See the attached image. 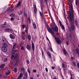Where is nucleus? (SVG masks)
Here are the masks:
<instances>
[{
    "mask_svg": "<svg viewBox=\"0 0 79 79\" xmlns=\"http://www.w3.org/2000/svg\"><path fill=\"white\" fill-rule=\"evenodd\" d=\"M69 13L68 15V19L69 21H73V6L71 4V0H69Z\"/></svg>",
    "mask_w": 79,
    "mask_h": 79,
    "instance_id": "obj_1",
    "label": "nucleus"
},
{
    "mask_svg": "<svg viewBox=\"0 0 79 79\" xmlns=\"http://www.w3.org/2000/svg\"><path fill=\"white\" fill-rule=\"evenodd\" d=\"M53 27H52V29L54 31H56V32H58V29L57 27V26H56L55 23H53Z\"/></svg>",
    "mask_w": 79,
    "mask_h": 79,
    "instance_id": "obj_2",
    "label": "nucleus"
},
{
    "mask_svg": "<svg viewBox=\"0 0 79 79\" xmlns=\"http://www.w3.org/2000/svg\"><path fill=\"white\" fill-rule=\"evenodd\" d=\"M55 39L56 43H57L58 44H60L61 43V41L60 40V39L59 38L55 36Z\"/></svg>",
    "mask_w": 79,
    "mask_h": 79,
    "instance_id": "obj_3",
    "label": "nucleus"
},
{
    "mask_svg": "<svg viewBox=\"0 0 79 79\" xmlns=\"http://www.w3.org/2000/svg\"><path fill=\"white\" fill-rule=\"evenodd\" d=\"M74 29H75V27L74 25H71V27L69 28V31L70 32H72Z\"/></svg>",
    "mask_w": 79,
    "mask_h": 79,
    "instance_id": "obj_4",
    "label": "nucleus"
},
{
    "mask_svg": "<svg viewBox=\"0 0 79 79\" xmlns=\"http://www.w3.org/2000/svg\"><path fill=\"white\" fill-rule=\"evenodd\" d=\"M47 29L48 31L50 32V33H51L52 35H54V33L53 32V31H52L51 28H50L49 27H47Z\"/></svg>",
    "mask_w": 79,
    "mask_h": 79,
    "instance_id": "obj_5",
    "label": "nucleus"
},
{
    "mask_svg": "<svg viewBox=\"0 0 79 79\" xmlns=\"http://www.w3.org/2000/svg\"><path fill=\"white\" fill-rule=\"evenodd\" d=\"M2 51L3 52H7V48L6 47H2L1 48Z\"/></svg>",
    "mask_w": 79,
    "mask_h": 79,
    "instance_id": "obj_6",
    "label": "nucleus"
},
{
    "mask_svg": "<svg viewBox=\"0 0 79 79\" xmlns=\"http://www.w3.org/2000/svg\"><path fill=\"white\" fill-rule=\"evenodd\" d=\"M12 7L11 6L8 7L7 9V11H8L9 13L12 11Z\"/></svg>",
    "mask_w": 79,
    "mask_h": 79,
    "instance_id": "obj_7",
    "label": "nucleus"
},
{
    "mask_svg": "<svg viewBox=\"0 0 79 79\" xmlns=\"http://www.w3.org/2000/svg\"><path fill=\"white\" fill-rule=\"evenodd\" d=\"M15 60H17V59H18L19 58V53L16 54L15 56Z\"/></svg>",
    "mask_w": 79,
    "mask_h": 79,
    "instance_id": "obj_8",
    "label": "nucleus"
},
{
    "mask_svg": "<svg viewBox=\"0 0 79 79\" xmlns=\"http://www.w3.org/2000/svg\"><path fill=\"white\" fill-rule=\"evenodd\" d=\"M40 2L41 3L40 4V6H41V8L42 10V12H43V10H42V3H43V1L42 0H40Z\"/></svg>",
    "mask_w": 79,
    "mask_h": 79,
    "instance_id": "obj_9",
    "label": "nucleus"
},
{
    "mask_svg": "<svg viewBox=\"0 0 79 79\" xmlns=\"http://www.w3.org/2000/svg\"><path fill=\"white\" fill-rule=\"evenodd\" d=\"M33 9L34 12L37 13V8H36V6L35 5L33 6Z\"/></svg>",
    "mask_w": 79,
    "mask_h": 79,
    "instance_id": "obj_10",
    "label": "nucleus"
},
{
    "mask_svg": "<svg viewBox=\"0 0 79 79\" xmlns=\"http://www.w3.org/2000/svg\"><path fill=\"white\" fill-rule=\"evenodd\" d=\"M63 50L64 54L65 55H68V52H67L66 51V49H63Z\"/></svg>",
    "mask_w": 79,
    "mask_h": 79,
    "instance_id": "obj_11",
    "label": "nucleus"
},
{
    "mask_svg": "<svg viewBox=\"0 0 79 79\" xmlns=\"http://www.w3.org/2000/svg\"><path fill=\"white\" fill-rule=\"evenodd\" d=\"M10 38H11V39H15V36L11 34L10 35Z\"/></svg>",
    "mask_w": 79,
    "mask_h": 79,
    "instance_id": "obj_12",
    "label": "nucleus"
},
{
    "mask_svg": "<svg viewBox=\"0 0 79 79\" xmlns=\"http://www.w3.org/2000/svg\"><path fill=\"white\" fill-rule=\"evenodd\" d=\"M26 48L28 50H31V46L28 45H27Z\"/></svg>",
    "mask_w": 79,
    "mask_h": 79,
    "instance_id": "obj_13",
    "label": "nucleus"
},
{
    "mask_svg": "<svg viewBox=\"0 0 79 79\" xmlns=\"http://www.w3.org/2000/svg\"><path fill=\"white\" fill-rule=\"evenodd\" d=\"M47 54L48 55L49 58H52V56L51 55V54H50V52H47Z\"/></svg>",
    "mask_w": 79,
    "mask_h": 79,
    "instance_id": "obj_14",
    "label": "nucleus"
},
{
    "mask_svg": "<svg viewBox=\"0 0 79 79\" xmlns=\"http://www.w3.org/2000/svg\"><path fill=\"white\" fill-rule=\"evenodd\" d=\"M3 47H7L8 45L6 43H3L2 44Z\"/></svg>",
    "mask_w": 79,
    "mask_h": 79,
    "instance_id": "obj_15",
    "label": "nucleus"
},
{
    "mask_svg": "<svg viewBox=\"0 0 79 79\" xmlns=\"http://www.w3.org/2000/svg\"><path fill=\"white\" fill-rule=\"evenodd\" d=\"M5 32H10V30L9 28L6 29L5 30Z\"/></svg>",
    "mask_w": 79,
    "mask_h": 79,
    "instance_id": "obj_16",
    "label": "nucleus"
},
{
    "mask_svg": "<svg viewBox=\"0 0 79 79\" xmlns=\"http://www.w3.org/2000/svg\"><path fill=\"white\" fill-rule=\"evenodd\" d=\"M17 52V50H13L12 51V53L13 54H14V53H16Z\"/></svg>",
    "mask_w": 79,
    "mask_h": 79,
    "instance_id": "obj_17",
    "label": "nucleus"
},
{
    "mask_svg": "<svg viewBox=\"0 0 79 79\" xmlns=\"http://www.w3.org/2000/svg\"><path fill=\"white\" fill-rule=\"evenodd\" d=\"M32 47L33 51H34L35 47H34V43H32Z\"/></svg>",
    "mask_w": 79,
    "mask_h": 79,
    "instance_id": "obj_18",
    "label": "nucleus"
},
{
    "mask_svg": "<svg viewBox=\"0 0 79 79\" xmlns=\"http://www.w3.org/2000/svg\"><path fill=\"white\" fill-rule=\"evenodd\" d=\"M68 39H69V40H71V34L70 33L69 34V37H68Z\"/></svg>",
    "mask_w": 79,
    "mask_h": 79,
    "instance_id": "obj_19",
    "label": "nucleus"
},
{
    "mask_svg": "<svg viewBox=\"0 0 79 79\" xmlns=\"http://www.w3.org/2000/svg\"><path fill=\"white\" fill-rule=\"evenodd\" d=\"M5 66V65L4 64H3L0 66V68H4Z\"/></svg>",
    "mask_w": 79,
    "mask_h": 79,
    "instance_id": "obj_20",
    "label": "nucleus"
},
{
    "mask_svg": "<svg viewBox=\"0 0 79 79\" xmlns=\"http://www.w3.org/2000/svg\"><path fill=\"white\" fill-rule=\"evenodd\" d=\"M16 43H15L14 44L13 46V49H15V48H16Z\"/></svg>",
    "mask_w": 79,
    "mask_h": 79,
    "instance_id": "obj_21",
    "label": "nucleus"
},
{
    "mask_svg": "<svg viewBox=\"0 0 79 79\" xmlns=\"http://www.w3.org/2000/svg\"><path fill=\"white\" fill-rule=\"evenodd\" d=\"M10 15V16H11L12 17H15V14H11Z\"/></svg>",
    "mask_w": 79,
    "mask_h": 79,
    "instance_id": "obj_22",
    "label": "nucleus"
},
{
    "mask_svg": "<svg viewBox=\"0 0 79 79\" xmlns=\"http://www.w3.org/2000/svg\"><path fill=\"white\" fill-rule=\"evenodd\" d=\"M42 52V57L43 58L44 56V51L42 50L41 51Z\"/></svg>",
    "mask_w": 79,
    "mask_h": 79,
    "instance_id": "obj_23",
    "label": "nucleus"
},
{
    "mask_svg": "<svg viewBox=\"0 0 79 79\" xmlns=\"http://www.w3.org/2000/svg\"><path fill=\"white\" fill-rule=\"evenodd\" d=\"M76 52L77 53H78V54H79V48H76Z\"/></svg>",
    "mask_w": 79,
    "mask_h": 79,
    "instance_id": "obj_24",
    "label": "nucleus"
},
{
    "mask_svg": "<svg viewBox=\"0 0 79 79\" xmlns=\"http://www.w3.org/2000/svg\"><path fill=\"white\" fill-rule=\"evenodd\" d=\"M15 56H14V55H12L11 57V60H14V59H15Z\"/></svg>",
    "mask_w": 79,
    "mask_h": 79,
    "instance_id": "obj_25",
    "label": "nucleus"
},
{
    "mask_svg": "<svg viewBox=\"0 0 79 79\" xmlns=\"http://www.w3.org/2000/svg\"><path fill=\"white\" fill-rule=\"evenodd\" d=\"M22 13H23V12L21 11L18 12V14L20 15H22Z\"/></svg>",
    "mask_w": 79,
    "mask_h": 79,
    "instance_id": "obj_26",
    "label": "nucleus"
},
{
    "mask_svg": "<svg viewBox=\"0 0 79 79\" xmlns=\"http://www.w3.org/2000/svg\"><path fill=\"white\" fill-rule=\"evenodd\" d=\"M62 67L64 68H66V65L63 63V64H62Z\"/></svg>",
    "mask_w": 79,
    "mask_h": 79,
    "instance_id": "obj_27",
    "label": "nucleus"
},
{
    "mask_svg": "<svg viewBox=\"0 0 79 79\" xmlns=\"http://www.w3.org/2000/svg\"><path fill=\"white\" fill-rule=\"evenodd\" d=\"M21 1L19 2L18 3L17 5V6H19V5H21Z\"/></svg>",
    "mask_w": 79,
    "mask_h": 79,
    "instance_id": "obj_28",
    "label": "nucleus"
},
{
    "mask_svg": "<svg viewBox=\"0 0 79 79\" xmlns=\"http://www.w3.org/2000/svg\"><path fill=\"white\" fill-rule=\"evenodd\" d=\"M23 79H27V75H25L23 77Z\"/></svg>",
    "mask_w": 79,
    "mask_h": 79,
    "instance_id": "obj_29",
    "label": "nucleus"
},
{
    "mask_svg": "<svg viewBox=\"0 0 79 79\" xmlns=\"http://www.w3.org/2000/svg\"><path fill=\"white\" fill-rule=\"evenodd\" d=\"M27 71L29 74V76H30V74L31 73V71H30V69H27Z\"/></svg>",
    "mask_w": 79,
    "mask_h": 79,
    "instance_id": "obj_30",
    "label": "nucleus"
},
{
    "mask_svg": "<svg viewBox=\"0 0 79 79\" xmlns=\"http://www.w3.org/2000/svg\"><path fill=\"white\" fill-rule=\"evenodd\" d=\"M33 25L34 26V29H35V28H36V25H35V24L34 23H33Z\"/></svg>",
    "mask_w": 79,
    "mask_h": 79,
    "instance_id": "obj_31",
    "label": "nucleus"
},
{
    "mask_svg": "<svg viewBox=\"0 0 79 79\" xmlns=\"http://www.w3.org/2000/svg\"><path fill=\"white\" fill-rule=\"evenodd\" d=\"M73 66H74L75 67L76 65V63L75 62H73Z\"/></svg>",
    "mask_w": 79,
    "mask_h": 79,
    "instance_id": "obj_32",
    "label": "nucleus"
},
{
    "mask_svg": "<svg viewBox=\"0 0 79 79\" xmlns=\"http://www.w3.org/2000/svg\"><path fill=\"white\" fill-rule=\"evenodd\" d=\"M14 70L15 73H16V72H17V68H14Z\"/></svg>",
    "mask_w": 79,
    "mask_h": 79,
    "instance_id": "obj_33",
    "label": "nucleus"
},
{
    "mask_svg": "<svg viewBox=\"0 0 79 79\" xmlns=\"http://www.w3.org/2000/svg\"><path fill=\"white\" fill-rule=\"evenodd\" d=\"M21 70L23 72V73H24V69L23 68H21Z\"/></svg>",
    "mask_w": 79,
    "mask_h": 79,
    "instance_id": "obj_34",
    "label": "nucleus"
},
{
    "mask_svg": "<svg viewBox=\"0 0 79 79\" xmlns=\"http://www.w3.org/2000/svg\"><path fill=\"white\" fill-rule=\"evenodd\" d=\"M2 38L3 42H4V41L5 40V37L3 36Z\"/></svg>",
    "mask_w": 79,
    "mask_h": 79,
    "instance_id": "obj_35",
    "label": "nucleus"
},
{
    "mask_svg": "<svg viewBox=\"0 0 79 79\" xmlns=\"http://www.w3.org/2000/svg\"><path fill=\"white\" fill-rule=\"evenodd\" d=\"M2 28H4V27H6V25H2Z\"/></svg>",
    "mask_w": 79,
    "mask_h": 79,
    "instance_id": "obj_36",
    "label": "nucleus"
},
{
    "mask_svg": "<svg viewBox=\"0 0 79 79\" xmlns=\"http://www.w3.org/2000/svg\"><path fill=\"white\" fill-rule=\"evenodd\" d=\"M26 29L25 30V31L26 32V33L27 34V31H28V29H27V28H26Z\"/></svg>",
    "mask_w": 79,
    "mask_h": 79,
    "instance_id": "obj_37",
    "label": "nucleus"
},
{
    "mask_svg": "<svg viewBox=\"0 0 79 79\" xmlns=\"http://www.w3.org/2000/svg\"><path fill=\"white\" fill-rule=\"evenodd\" d=\"M24 15L26 17H27V13L25 12H24Z\"/></svg>",
    "mask_w": 79,
    "mask_h": 79,
    "instance_id": "obj_38",
    "label": "nucleus"
},
{
    "mask_svg": "<svg viewBox=\"0 0 79 79\" xmlns=\"http://www.w3.org/2000/svg\"><path fill=\"white\" fill-rule=\"evenodd\" d=\"M28 38L29 40H31V36L30 35H28Z\"/></svg>",
    "mask_w": 79,
    "mask_h": 79,
    "instance_id": "obj_39",
    "label": "nucleus"
},
{
    "mask_svg": "<svg viewBox=\"0 0 79 79\" xmlns=\"http://www.w3.org/2000/svg\"><path fill=\"white\" fill-rule=\"evenodd\" d=\"M11 21H14L15 19L13 17H11L10 19Z\"/></svg>",
    "mask_w": 79,
    "mask_h": 79,
    "instance_id": "obj_40",
    "label": "nucleus"
},
{
    "mask_svg": "<svg viewBox=\"0 0 79 79\" xmlns=\"http://www.w3.org/2000/svg\"><path fill=\"white\" fill-rule=\"evenodd\" d=\"M40 16H42L43 15V14L41 12H40Z\"/></svg>",
    "mask_w": 79,
    "mask_h": 79,
    "instance_id": "obj_41",
    "label": "nucleus"
},
{
    "mask_svg": "<svg viewBox=\"0 0 79 79\" xmlns=\"http://www.w3.org/2000/svg\"><path fill=\"white\" fill-rule=\"evenodd\" d=\"M75 24L77 26V20H75Z\"/></svg>",
    "mask_w": 79,
    "mask_h": 79,
    "instance_id": "obj_42",
    "label": "nucleus"
},
{
    "mask_svg": "<svg viewBox=\"0 0 79 79\" xmlns=\"http://www.w3.org/2000/svg\"><path fill=\"white\" fill-rule=\"evenodd\" d=\"M19 76L21 77H23V74L22 73H20L19 74Z\"/></svg>",
    "mask_w": 79,
    "mask_h": 79,
    "instance_id": "obj_43",
    "label": "nucleus"
},
{
    "mask_svg": "<svg viewBox=\"0 0 79 79\" xmlns=\"http://www.w3.org/2000/svg\"><path fill=\"white\" fill-rule=\"evenodd\" d=\"M21 50H24V47L23 46H22L21 48Z\"/></svg>",
    "mask_w": 79,
    "mask_h": 79,
    "instance_id": "obj_44",
    "label": "nucleus"
},
{
    "mask_svg": "<svg viewBox=\"0 0 79 79\" xmlns=\"http://www.w3.org/2000/svg\"><path fill=\"white\" fill-rule=\"evenodd\" d=\"M77 67L79 68V63H77Z\"/></svg>",
    "mask_w": 79,
    "mask_h": 79,
    "instance_id": "obj_45",
    "label": "nucleus"
},
{
    "mask_svg": "<svg viewBox=\"0 0 79 79\" xmlns=\"http://www.w3.org/2000/svg\"><path fill=\"white\" fill-rule=\"evenodd\" d=\"M25 26H26V25H22V27L23 28H24V27H25Z\"/></svg>",
    "mask_w": 79,
    "mask_h": 79,
    "instance_id": "obj_46",
    "label": "nucleus"
},
{
    "mask_svg": "<svg viewBox=\"0 0 79 79\" xmlns=\"http://www.w3.org/2000/svg\"><path fill=\"white\" fill-rule=\"evenodd\" d=\"M7 60H8V59H7V58H6L4 59V61H6Z\"/></svg>",
    "mask_w": 79,
    "mask_h": 79,
    "instance_id": "obj_47",
    "label": "nucleus"
},
{
    "mask_svg": "<svg viewBox=\"0 0 79 79\" xmlns=\"http://www.w3.org/2000/svg\"><path fill=\"white\" fill-rule=\"evenodd\" d=\"M27 62L28 63V64H29V61L28 60H27Z\"/></svg>",
    "mask_w": 79,
    "mask_h": 79,
    "instance_id": "obj_48",
    "label": "nucleus"
},
{
    "mask_svg": "<svg viewBox=\"0 0 79 79\" xmlns=\"http://www.w3.org/2000/svg\"><path fill=\"white\" fill-rule=\"evenodd\" d=\"M45 71H46V72H48V69H47V68H45Z\"/></svg>",
    "mask_w": 79,
    "mask_h": 79,
    "instance_id": "obj_49",
    "label": "nucleus"
},
{
    "mask_svg": "<svg viewBox=\"0 0 79 79\" xmlns=\"http://www.w3.org/2000/svg\"><path fill=\"white\" fill-rule=\"evenodd\" d=\"M28 21H29L31 23V19H30V18H28Z\"/></svg>",
    "mask_w": 79,
    "mask_h": 79,
    "instance_id": "obj_50",
    "label": "nucleus"
},
{
    "mask_svg": "<svg viewBox=\"0 0 79 79\" xmlns=\"http://www.w3.org/2000/svg\"><path fill=\"white\" fill-rule=\"evenodd\" d=\"M6 75H9V74H9V73H8V72H6Z\"/></svg>",
    "mask_w": 79,
    "mask_h": 79,
    "instance_id": "obj_51",
    "label": "nucleus"
},
{
    "mask_svg": "<svg viewBox=\"0 0 79 79\" xmlns=\"http://www.w3.org/2000/svg\"><path fill=\"white\" fill-rule=\"evenodd\" d=\"M18 79H21V77H20V76L19 77H18Z\"/></svg>",
    "mask_w": 79,
    "mask_h": 79,
    "instance_id": "obj_52",
    "label": "nucleus"
},
{
    "mask_svg": "<svg viewBox=\"0 0 79 79\" xmlns=\"http://www.w3.org/2000/svg\"><path fill=\"white\" fill-rule=\"evenodd\" d=\"M33 72H34V73H36V70H33Z\"/></svg>",
    "mask_w": 79,
    "mask_h": 79,
    "instance_id": "obj_53",
    "label": "nucleus"
},
{
    "mask_svg": "<svg viewBox=\"0 0 79 79\" xmlns=\"http://www.w3.org/2000/svg\"><path fill=\"white\" fill-rule=\"evenodd\" d=\"M52 69H55V67L52 66Z\"/></svg>",
    "mask_w": 79,
    "mask_h": 79,
    "instance_id": "obj_54",
    "label": "nucleus"
},
{
    "mask_svg": "<svg viewBox=\"0 0 79 79\" xmlns=\"http://www.w3.org/2000/svg\"><path fill=\"white\" fill-rule=\"evenodd\" d=\"M8 73H9V74H10V70H8V72H7Z\"/></svg>",
    "mask_w": 79,
    "mask_h": 79,
    "instance_id": "obj_55",
    "label": "nucleus"
},
{
    "mask_svg": "<svg viewBox=\"0 0 79 79\" xmlns=\"http://www.w3.org/2000/svg\"><path fill=\"white\" fill-rule=\"evenodd\" d=\"M6 24H7V23L6 22H5L4 23V25H6Z\"/></svg>",
    "mask_w": 79,
    "mask_h": 79,
    "instance_id": "obj_56",
    "label": "nucleus"
},
{
    "mask_svg": "<svg viewBox=\"0 0 79 79\" xmlns=\"http://www.w3.org/2000/svg\"><path fill=\"white\" fill-rule=\"evenodd\" d=\"M69 43L68 42H67V45H69Z\"/></svg>",
    "mask_w": 79,
    "mask_h": 79,
    "instance_id": "obj_57",
    "label": "nucleus"
},
{
    "mask_svg": "<svg viewBox=\"0 0 79 79\" xmlns=\"http://www.w3.org/2000/svg\"><path fill=\"white\" fill-rule=\"evenodd\" d=\"M76 5L77 6V1H76Z\"/></svg>",
    "mask_w": 79,
    "mask_h": 79,
    "instance_id": "obj_58",
    "label": "nucleus"
},
{
    "mask_svg": "<svg viewBox=\"0 0 79 79\" xmlns=\"http://www.w3.org/2000/svg\"><path fill=\"white\" fill-rule=\"evenodd\" d=\"M59 23H60V26H61V22H60V21H59Z\"/></svg>",
    "mask_w": 79,
    "mask_h": 79,
    "instance_id": "obj_59",
    "label": "nucleus"
},
{
    "mask_svg": "<svg viewBox=\"0 0 79 79\" xmlns=\"http://www.w3.org/2000/svg\"><path fill=\"white\" fill-rule=\"evenodd\" d=\"M30 79H34V78H33V77H31Z\"/></svg>",
    "mask_w": 79,
    "mask_h": 79,
    "instance_id": "obj_60",
    "label": "nucleus"
},
{
    "mask_svg": "<svg viewBox=\"0 0 79 79\" xmlns=\"http://www.w3.org/2000/svg\"><path fill=\"white\" fill-rule=\"evenodd\" d=\"M10 31H11V32H13V30H12V29L10 30Z\"/></svg>",
    "mask_w": 79,
    "mask_h": 79,
    "instance_id": "obj_61",
    "label": "nucleus"
},
{
    "mask_svg": "<svg viewBox=\"0 0 79 79\" xmlns=\"http://www.w3.org/2000/svg\"><path fill=\"white\" fill-rule=\"evenodd\" d=\"M71 58L72 59V60H73V59H74V58H73V57H71Z\"/></svg>",
    "mask_w": 79,
    "mask_h": 79,
    "instance_id": "obj_62",
    "label": "nucleus"
},
{
    "mask_svg": "<svg viewBox=\"0 0 79 79\" xmlns=\"http://www.w3.org/2000/svg\"><path fill=\"white\" fill-rule=\"evenodd\" d=\"M50 50H51V52H52V51H53V50H52V49L51 48H50Z\"/></svg>",
    "mask_w": 79,
    "mask_h": 79,
    "instance_id": "obj_63",
    "label": "nucleus"
},
{
    "mask_svg": "<svg viewBox=\"0 0 79 79\" xmlns=\"http://www.w3.org/2000/svg\"><path fill=\"white\" fill-rule=\"evenodd\" d=\"M53 79H56V78H53Z\"/></svg>",
    "mask_w": 79,
    "mask_h": 79,
    "instance_id": "obj_64",
    "label": "nucleus"
}]
</instances>
